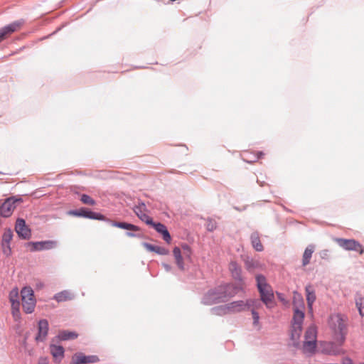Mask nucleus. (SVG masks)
I'll use <instances>...</instances> for the list:
<instances>
[{"instance_id": "obj_37", "label": "nucleus", "mask_w": 364, "mask_h": 364, "mask_svg": "<svg viewBox=\"0 0 364 364\" xmlns=\"http://www.w3.org/2000/svg\"><path fill=\"white\" fill-rule=\"evenodd\" d=\"M154 252L159 255H167L169 251L164 247L156 245Z\"/></svg>"}, {"instance_id": "obj_40", "label": "nucleus", "mask_w": 364, "mask_h": 364, "mask_svg": "<svg viewBox=\"0 0 364 364\" xmlns=\"http://www.w3.org/2000/svg\"><path fill=\"white\" fill-rule=\"evenodd\" d=\"M216 222L213 220H208L206 224V228L208 231H213L216 229Z\"/></svg>"}, {"instance_id": "obj_25", "label": "nucleus", "mask_w": 364, "mask_h": 364, "mask_svg": "<svg viewBox=\"0 0 364 364\" xmlns=\"http://www.w3.org/2000/svg\"><path fill=\"white\" fill-rule=\"evenodd\" d=\"M316 347V341L304 340L302 350L304 353H313Z\"/></svg>"}, {"instance_id": "obj_44", "label": "nucleus", "mask_w": 364, "mask_h": 364, "mask_svg": "<svg viewBox=\"0 0 364 364\" xmlns=\"http://www.w3.org/2000/svg\"><path fill=\"white\" fill-rule=\"evenodd\" d=\"M277 298L283 303V304H287V301L286 299H284V294L282 293H280V292H277Z\"/></svg>"}, {"instance_id": "obj_6", "label": "nucleus", "mask_w": 364, "mask_h": 364, "mask_svg": "<svg viewBox=\"0 0 364 364\" xmlns=\"http://www.w3.org/2000/svg\"><path fill=\"white\" fill-rule=\"evenodd\" d=\"M139 218L146 225L151 226L158 233L161 234L166 242L168 244L171 242V235L164 224L159 222H154L152 218L148 215L146 213H144L143 215H141Z\"/></svg>"}, {"instance_id": "obj_4", "label": "nucleus", "mask_w": 364, "mask_h": 364, "mask_svg": "<svg viewBox=\"0 0 364 364\" xmlns=\"http://www.w3.org/2000/svg\"><path fill=\"white\" fill-rule=\"evenodd\" d=\"M255 279L261 301L267 308H272L274 306V294L271 285L267 283L263 274H257Z\"/></svg>"}, {"instance_id": "obj_17", "label": "nucleus", "mask_w": 364, "mask_h": 364, "mask_svg": "<svg viewBox=\"0 0 364 364\" xmlns=\"http://www.w3.org/2000/svg\"><path fill=\"white\" fill-rule=\"evenodd\" d=\"M305 291L308 308L310 311H312L313 304L316 299L315 291L314 290L312 286L307 285L305 287Z\"/></svg>"}, {"instance_id": "obj_11", "label": "nucleus", "mask_w": 364, "mask_h": 364, "mask_svg": "<svg viewBox=\"0 0 364 364\" xmlns=\"http://www.w3.org/2000/svg\"><path fill=\"white\" fill-rule=\"evenodd\" d=\"M343 346L338 341L333 340L324 343L323 350L328 355H336L342 353Z\"/></svg>"}, {"instance_id": "obj_12", "label": "nucleus", "mask_w": 364, "mask_h": 364, "mask_svg": "<svg viewBox=\"0 0 364 364\" xmlns=\"http://www.w3.org/2000/svg\"><path fill=\"white\" fill-rule=\"evenodd\" d=\"M228 269L232 278L242 284L243 277L241 266L236 261H231L228 265Z\"/></svg>"}, {"instance_id": "obj_38", "label": "nucleus", "mask_w": 364, "mask_h": 364, "mask_svg": "<svg viewBox=\"0 0 364 364\" xmlns=\"http://www.w3.org/2000/svg\"><path fill=\"white\" fill-rule=\"evenodd\" d=\"M182 249L184 250V256L188 259H191L192 254L191 248L187 244L182 245Z\"/></svg>"}, {"instance_id": "obj_34", "label": "nucleus", "mask_w": 364, "mask_h": 364, "mask_svg": "<svg viewBox=\"0 0 364 364\" xmlns=\"http://www.w3.org/2000/svg\"><path fill=\"white\" fill-rule=\"evenodd\" d=\"M80 200L82 203L86 205H95L96 204L95 200L87 194H82L80 196Z\"/></svg>"}, {"instance_id": "obj_1", "label": "nucleus", "mask_w": 364, "mask_h": 364, "mask_svg": "<svg viewBox=\"0 0 364 364\" xmlns=\"http://www.w3.org/2000/svg\"><path fill=\"white\" fill-rule=\"evenodd\" d=\"M239 287L230 283H223L209 289L203 296L201 303L211 306L225 303L239 291Z\"/></svg>"}, {"instance_id": "obj_48", "label": "nucleus", "mask_w": 364, "mask_h": 364, "mask_svg": "<svg viewBox=\"0 0 364 364\" xmlns=\"http://www.w3.org/2000/svg\"><path fill=\"white\" fill-rule=\"evenodd\" d=\"M164 267H165V269L167 270V271H169L171 269V267L170 265L167 264H164Z\"/></svg>"}, {"instance_id": "obj_23", "label": "nucleus", "mask_w": 364, "mask_h": 364, "mask_svg": "<svg viewBox=\"0 0 364 364\" xmlns=\"http://www.w3.org/2000/svg\"><path fill=\"white\" fill-rule=\"evenodd\" d=\"M302 331V326L297 324H291V338L294 341V345H298V341L300 338L301 333Z\"/></svg>"}, {"instance_id": "obj_19", "label": "nucleus", "mask_w": 364, "mask_h": 364, "mask_svg": "<svg viewBox=\"0 0 364 364\" xmlns=\"http://www.w3.org/2000/svg\"><path fill=\"white\" fill-rule=\"evenodd\" d=\"M21 25V23L19 21H14L7 26L1 28V41L4 38V37L10 33L16 31Z\"/></svg>"}, {"instance_id": "obj_42", "label": "nucleus", "mask_w": 364, "mask_h": 364, "mask_svg": "<svg viewBox=\"0 0 364 364\" xmlns=\"http://www.w3.org/2000/svg\"><path fill=\"white\" fill-rule=\"evenodd\" d=\"M143 246L149 252H154L156 247V245L148 242H144Z\"/></svg>"}, {"instance_id": "obj_26", "label": "nucleus", "mask_w": 364, "mask_h": 364, "mask_svg": "<svg viewBox=\"0 0 364 364\" xmlns=\"http://www.w3.org/2000/svg\"><path fill=\"white\" fill-rule=\"evenodd\" d=\"M304 318V312L299 310L298 308L294 311V315L291 321V324H297L303 326Z\"/></svg>"}, {"instance_id": "obj_10", "label": "nucleus", "mask_w": 364, "mask_h": 364, "mask_svg": "<svg viewBox=\"0 0 364 364\" xmlns=\"http://www.w3.org/2000/svg\"><path fill=\"white\" fill-rule=\"evenodd\" d=\"M16 233L18 235L24 240H28L31 237V230L28 228V227L26 225V222L22 218H18L16 220V227H15Z\"/></svg>"}, {"instance_id": "obj_16", "label": "nucleus", "mask_w": 364, "mask_h": 364, "mask_svg": "<svg viewBox=\"0 0 364 364\" xmlns=\"http://www.w3.org/2000/svg\"><path fill=\"white\" fill-rule=\"evenodd\" d=\"M50 353L54 358L55 360L60 363L64 358V348L61 346L50 345Z\"/></svg>"}, {"instance_id": "obj_28", "label": "nucleus", "mask_w": 364, "mask_h": 364, "mask_svg": "<svg viewBox=\"0 0 364 364\" xmlns=\"http://www.w3.org/2000/svg\"><path fill=\"white\" fill-rule=\"evenodd\" d=\"M210 312L212 314L216 316H224L229 314L227 304L213 307L210 309Z\"/></svg>"}, {"instance_id": "obj_7", "label": "nucleus", "mask_w": 364, "mask_h": 364, "mask_svg": "<svg viewBox=\"0 0 364 364\" xmlns=\"http://www.w3.org/2000/svg\"><path fill=\"white\" fill-rule=\"evenodd\" d=\"M336 242L341 247L346 250L355 251L360 254L364 253L361 244L354 239L337 238Z\"/></svg>"}, {"instance_id": "obj_49", "label": "nucleus", "mask_w": 364, "mask_h": 364, "mask_svg": "<svg viewBox=\"0 0 364 364\" xmlns=\"http://www.w3.org/2000/svg\"><path fill=\"white\" fill-rule=\"evenodd\" d=\"M247 161V162H248V163H250V164H252V162H253L254 161L248 160V161Z\"/></svg>"}, {"instance_id": "obj_20", "label": "nucleus", "mask_w": 364, "mask_h": 364, "mask_svg": "<svg viewBox=\"0 0 364 364\" xmlns=\"http://www.w3.org/2000/svg\"><path fill=\"white\" fill-rule=\"evenodd\" d=\"M251 244L253 248L257 252L264 250V247L261 242L258 232H253L250 235Z\"/></svg>"}, {"instance_id": "obj_30", "label": "nucleus", "mask_w": 364, "mask_h": 364, "mask_svg": "<svg viewBox=\"0 0 364 364\" xmlns=\"http://www.w3.org/2000/svg\"><path fill=\"white\" fill-rule=\"evenodd\" d=\"M134 213L137 215V217H140L141 215H143L146 211V206L144 203H139L138 205H135L133 208Z\"/></svg>"}, {"instance_id": "obj_2", "label": "nucleus", "mask_w": 364, "mask_h": 364, "mask_svg": "<svg viewBox=\"0 0 364 364\" xmlns=\"http://www.w3.org/2000/svg\"><path fill=\"white\" fill-rule=\"evenodd\" d=\"M327 323L332 339L344 344L348 333V316L340 313L332 314L328 316Z\"/></svg>"}, {"instance_id": "obj_3", "label": "nucleus", "mask_w": 364, "mask_h": 364, "mask_svg": "<svg viewBox=\"0 0 364 364\" xmlns=\"http://www.w3.org/2000/svg\"><path fill=\"white\" fill-rule=\"evenodd\" d=\"M69 214L76 217H82L89 219L107 221L111 224L113 227H117L121 229L132 230V231H139L140 228L137 225L128 223L126 222H117L112 221L109 219H107L104 215L93 212L86 208H81L80 209L71 210L69 211Z\"/></svg>"}, {"instance_id": "obj_41", "label": "nucleus", "mask_w": 364, "mask_h": 364, "mask_svg": "<svg viewBox=\"0 0 364 364\" xmlns=\"http://www.w3.org/2000/svg\"><path fill=\"white\" fill-rule=\"evenodd\" d=\"M12 315L16 321H19L21 319L20 309L12 310Z\"/></svg>"}, {"instance_id": "obj_32", "label": "nucleus", "mask_w": 364, "mask_h": 364, "mask_svg": "<svg viewBox=\"0 0 364 364\" xmlns=\"http://www.w3.org/2000/svg\"><path fill=\"white\" fill-rule=\"evenodd\" d=\"M14 293L11 292V295H10V300H11V310H15V309H20V302L17 299H15L14 298V296L15 297H18V292L16 291L14 295L13 294Z\"/></svg>"}, {"instance_id": "obj_27", "label": "nucleus", "mask_w": 364, "mask_h": 364, "mask_svg": "<svg viewBox=\"0 0 364 364\" xmlns=\"http://www.w3.org/2000/svg\"><path fill=\"white\" fill-rule=\"evenodd\" d=\"M316 338L317 328L314 324H312L307 328L305 332L304 340L316 341Z\"/></svg>"}, {"instance_id": "obj_8", "label": "nucleus", "mask_w": 364, "mask_h": 364, "mask_svg": "<svg viewBox=\"0 0 364 364\" xmlns=\"http://www.w3.org/2000/svg\"><path fill=\"white\" fill-rule=\"evenodd\" d=\"M21 201L22 199L21 198H16L14 197H10L6 198L5 201L1 203V217H9L16 208V203H21Z\"/></svg>"}, {"instance_id": "obj_29", "label": "nucleus", "mask_w": 364, "mask_h": 364, "mask_svg": "<svg viewBox=\"0 0 364 364\" xmlns=\"http://www.w3.org/2000/svg\"><path fill=\"white\" fill-rule=\"evenodd\" d=\"M77 337V334L73 331H62L58 334V338L61 341H67L70 339H75Z\"/></svg>"}, {"instance_id": "obj_43", "label": "nucleus", "mask_w": 364, "mask_h": 364, "mask_svg": "<svg viewBox=\"0 0 364 364\" xmlns=\"http://www.w3.org/2000/svg\"><path fill=\"white\" fill-rule=\"evenodd\" d=\"M126 235L129 237H137V238H141L142 235L139 233H134L132 232H127Z\"/></svg>"}, {"instance_id": "obj_9", "label": "nucleus", "mask_w": 364, "mask_h": 364, "mask_svg": "<svg viewBox=\"0 0 364 364\" xmlns=\"http://www.w3.org/2000/svg\"><path fill=\"white\" fill-rule=\"evenodd\" d=\"M28 246H31V251L48 250L55 248L57 246V242L54 240H46L39 242H29Z\"/></svg>"}, {"instance_id": "obj_24", "label": "nucleus", "mask_w": 364, "mask_h": 364, "mask_svg": "<svg viewBox=\"0 0 364 364\" xmlns=\"http://www.w3.org/2000/svg\"><path fill=\"white\" fill-rule=\"evenodd\" d=\"M315 247L314 245H309L306 247L303 254L302 265L304 267L309 264L312 254L314 252Z\"/></svg>"}, {"instance_id": "obj_18", "label": "nucleus", "mask_w": 364, "mask_h": 364, "mask_svg": "<svg viewBox=\"0 0 364 364\" xmlns=\"http://www.w3.org/2000/svg\"><path fill=\"white\" fill-rule=\"evenodd\" d=\"M227 306L228 309L229 314L240 312V311L246 310L245 301H242V300L235 301L228 303V304H227Z\"/></svg>"}, {"instance_id": "obj_39", "label": "nucleus", "mask_w": 364, "mask_h": 364, "mask_svg": "<svg viewBox=\"0 0 364 364\" xmlns=\"http://www.w3.org/2000/svg\"><path fill=\"white\" fill-rule=\"evenodd\" d=\"M252 318H253V325L257 326L259 325V314L255 311V309H251Z\"/></svg>"}, {"instance_id": "obj_31", "label": "nucleus", "mask_w": 364, "mask_h": 364, "mask_svg": "<svg viewBox=\"0 0 364 364\" xmlns=\"http://www.w3.org/2000/svg\"><path fill=\"white\" fill-rule=\"evenodd\" d=\"M70 364H85L82 358V353H76L72 356V360Z\"/></svg>"}, {"instance_id": "obj_36", "label": "nucleus", "mask_w": 364, "mask_h": 364, "mask_svg": "<svg viewBox=\"0 0 364 364\" xmlns=\"http://www.w3.org/2000/svg\"><path fill=\"white\" fill-rule=\"evenodd\" d=\"M82 358L87 363H95L99 361V358L97 355H85L82 353Z\"/></svg>"}, {"instance_id": "obj_22", "label": "nucleus", "mask_w": 364, "mask_h": 364, "mask_svg": "<svg viewBox=\"0 0 364 364\" xmlns=\"http://www.w3.org/2000/svg\"><path fill=\"white\" fill-rule=\"evenodd\" d=\"M74 298V295L68 290H63L60 292L55 294L53 296L58 302H63L69 300H72Z\"/></svg>"}, {"instance_id": "obj_15", "label": "nucleus", "mask_w": 364, "mask_h": 364, "mask_svg": "<svg viewBox=\"0 0 364 364\" xmlns=\"http://www.w3.org/2000/svg\"><path fill=\"white\" fill-rule=\"evenodd\" d=\"M12 237L13 232L10 229L5 230L2 236L1 246L3 247L4 254L7 256L9 255L11 252V247L9 245H8V244L11 240Z\"/></svg>"}, {"instance_id": "obj_46", "label": "nucleus", "mask_w": 364, "mask_h": 364, "mask_svg": "<svg viewBox=\"0 0 364 364\" xmlns=\"http://www.w3.org/2000/svg\"><path fill=\"white\" fill-rule=\"evenodd\" d=\"M321 257L322 259H326L328 257V250H324L321 252Z\"/></svg>"}, {"instance_id": "obj_21", "label": "nucleus", "mask_w": 364, "mask_h": 364, "mask_svg": "<svg viewBox=\"0 0 364 364\" xmlns=\"http://www.w3.org/2000/svg\"><path fill=\"white\" fill-rule=\"evenodd\" d=\"M173 255L177 267L180 270L183 271L185 269V266L180 247H175L173 250Z\"/></svg>"}, {"instance_id": "obj_35", "label": "nucleus", "mask_w": 364, "mask_h": 364, "mask_svg": "<svg viewBox=\"0 0 364 364\" xmlns=\"http://www.w3.org/2000/svg\"><path fill=\"white\" fill-rule=\"evenodd\" d=\"M245 309H249L252 308L255 309L259 305V301L257 299H247L245 301Z\"/></svg>"}, {"instance_id": "obj_45", "label": "nucleus", "mask_w": 364, "mask_h": 364, "mask_svg": "<svg viewBox=\"0 0 364 364\" xmlns=\"http://www.w3.org/2000/svg\"><path fill=\"white\" fill-rule=\"evenodd\" d=\"M264 155V152L262 151H258L254 152V156L257 158V159H259Z\"/></svg>"}, {"instance_id": "obj_13", "label": "nucleus", "mask_w": 364, "mask_h": 364, "mask_svg": "<svg viewBox=\"0 0 364 364\" xmlns=\"http://www.w3.org/2000/svg\"><path fill=\"white\" fill-rule=\"evenodd\" d=\"M49 324L46 319H41L38 323V334L36 336V341L37 342L43 341L48 332Z\"/></svg>"}, {"instance_id": "obj_5", "label": "nucleus", "mask_w": 364, "mask_h": 364, "mask_svg": "<svg viewBox=\"0 0 364 364\" xmlns=\"http://www.w3.org/2000/svg\"><path fill=\"white\" fill-rule=\"evenodd\" d=\"M22 306L26 314H31L35 309L36 300L31 287H24L21 291Z\"/></svg>"}, {"instance_id": "obj_47", "label": "nucleus", "mask_w": 364, "mask_h": 364, "mask_svg": "<svg viewBox=\"0 0 364 364\" xmlns=\"http://www.w3.org/2000/svg\"><path fill=\"white\" fill-rule=\"evenodd\" d=\"M38 364H49L46 358H41Z\"/></svg>"}, {"instance_id": "obj_33", "label": "nucleus", "mask_w": 364, "mask_h": 364, "mask_svg": "<svg viewBox=\"0 0 364 364\" xmlns=\"http://www.w3.org/2000/svg\"><path fill=\"white\" fill-rule=\"evenodd\" d=\"M363 298L361 297L360 296H357L355 298V305L359 311V314L362 317L364 316V310H363L364 307L363 306Z\"/></svg>"}, {"instance_id": "obj_14", "label": "nucleus", "mask_w": 364, "mask_h": 364, "mask_svg": "<svg viewBox=\"0 0 364 364\" xmlns=\"http://www.w3.org/2000/svg\"><path fill=\"white\" fill-rule=\"evenodd\" d=\"M245 267L246 269L253 273L255 270H262L264 269V264L260 262L259 259L252 257H247L244 260Z\"/></svg>"}]
</instances>
